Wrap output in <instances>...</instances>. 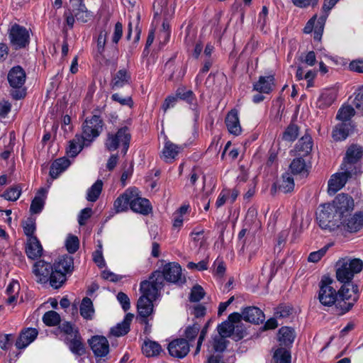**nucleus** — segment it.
Masks as SVG:
<instances>
[{"instance_id":"nucleus-8","label":"nucleus","mask_w":363,"mask_h":363,"mask_svg":"<svg viewBox=\"0 0 363 363\" xmlns=\"http://www.w3.org/2000/svg\"><path fill=\"white\" fill-rule=\"evenodd\" d=\"M362 148L356 145H351L346 152L341 164V169H348L352 170L354 173L358 174L360 173V167L357 165L358 161L362 156Z\"/></svg>"},{"instance_id":"nucleus-2","label":"nucleus","mask_w":363,"mask_h":363,"mask_svg":"<svg viewBox=\"0 0 363 363\" xmlns=\"http://www.w3.org/2000/svg\"><path fill=\"white\" fill-rule=\"evenodd\" d=\"M148 281L160 291L164 286V281L182 284L186 281V279L182 276L180 265L175 262H169L164 266L162 272L157 270L152 272Z\"/></svg>"},{"instance_id":"nucleus-6","label":"nucleus","mask_w":363,"mask_h":363,"mask_svg":"<svg viewBox=\"0 0 363 363\" xmlns=\"http://www.w3.org/2000/svg\"><path fill=\"white\" fill-rule=\"evenodd\" d=\"M333 281L328 277H323L319 283V292L318 298L320 303L324 306L330 307L335 305L337 301L338 294L332 286Z\"/></svg>"},{"instance_id":"nucleus-10","label":"nucleus","mask_w":363,"mask_h":363,"mask_svg":"<svg viewBox=\"0 0 363 363\" xmlns=\"http://www.w3.org/2000/svg\"><path fill=\"white\" fill-rule=\"evenodd\" d=\"M11 43L16 49L25 48L29 43V34L26 28L15 23L9 30Z\"/></svg>"},{"instance_id":"nucleus-11","label":"nucleus","mask_w":363,"mask_h":363,"mask_svg":"<svg viewBox=\"0 0 363 363\" xmlns=\"http://www.w3.org/2000/svg\"><path fill=\"white\" fill-rule=\"evenodd\" d=\"M329 203L335 207L336 212L342 218L347 217L354 208L353 199L345 194H338L333 202Z\"/></svg>"},{"instance_id":"nucleus-43","label":"nucleus","mask_w":363,"mask_h":363,"mask_svg":"<svg viewBox=\"0 0 363 363\" xmlns=\"http://www.w3.org/2000/svg\"><path fill=\"white\" fill-rule=\"evenodd\" d=\"M299 128L297 125L290 123L282 134V140L289 142L294 141L298 135Z\"/></svg>"},{"instance_id":"nucleus-57","label":"nucleus","mask_w":363,"mask_h":363,"mask_svg":"<svg viewBox=\"0 0 363 363\" xmlns=\"http://www.w3.org/2000/svg\"><path fill=\"white\" fill-rule=\"evenodd\" d=\"M123 35V25L121 22H117L115 25L114 32L112 36V43L115 45L114 49L118 52L116 45L121 38Z\"/></svg>"},{"instance_id":"nucleus-33","label":"nucleus","mask_w":363,"mask_h":363,"mask_svg":"<svg viewBox=\"0 0 363 363\" xmlns=\"http://www.w3.org/2000/svg\"><path fill=\"white\" fill-rule=\"evenodd\" d=\"M142 351L146 357H154L158 356L163 350L157 342L147 340L144 342Z\"/></svg>"},{"instance_id":"nucleus-41","label":"nucleus","mask_w":363,"mask_h":363,"mask_svg":"<svg viewBox=\"0 0 363 363\" xmlns=\"http://www.w3.org/2000/svg\"><path fill=\"white\" fill-rule=\"evenodd\" d=\"M291 358L290 351L283 347L276 350L273 355L275 363H291Z\"/></svg>"},{"instance_id":"nucleus-24","label":"nucleus","mask_w":363,"mask_h":363,"mask_svg":"<svg viewBox=\"0 0 363 363\" xmlns=\"http://www.w3.org/2000/svg\"><path fill=\"white\" fill-rule=\"evenodd\" d=\"M65 341L72 353L79 356L85 353L84 345L79 332H76L72 337H67Z\"/></svg>"},{"instance_id":"nucleus-3","label":"nucleus","mask_w":363,"mask_h":363,"mask_svg":"<svg viewBox=\"0 0 363 363\" xmlns=\"http://www.w3.org/2000/svg\"><path fill=\"white\" fill-rule=\"evenodd\" d=\"M316 221L324 230L332 232L341 226L342 218L336 212V209L330 203L321 204L316 213Z\"/></svg>"},{"instance_id":"nucleus-1","label":"nucleus","mask_w":363,"mask_h":363,"mask_svg":"<svg viewBox=\"0 0 363 363\" xmlns=\"http://www.w3.org/2000/svg\"><path fill=\"white\" fill-rule=\"evenodd\" d=\"M140 291L142 296L138 301V312L141 321L148 325L147 318L153 313L154 306L152 302L158 296L160 290L151 281L145 280L140 283Z\"/></svg>"},{"instance_id":"nucleus-25","label":"nucleus","mask_w":363,"mask_h":363,"mask_svg":"<svg viewBox=\"0 0 363 363\" xmlns=\"http://www.w3.org/2000/svg\"><path fill=\"white\" fill-rule=\"evenodd\" d=\"M342 222L341 225L345 230L349 232H357L363 226V215L361 213H355L347 220L343 218Z\"/></svg>"},{"instance_id":"nucleus-61","label":"nucleus","mask_w":363,"mask_h":363,"mask_svg":"<svg viewBox=\"0 0 363 363\" xmlns=\"http://www.w3.org/2000/svg\"><path fill=\"white\" fill-rule=\"evenodd\" d=\"M328 249V246H325L318 251L313 252L310 253L308 260L311 262H318L326 253Z\"/></svg>"},{"instance_id":"nucleus-58","label":"nucleus","mask_w":363,"mask_h":363,"mask_svg":"<svg viewBox=\"0 0 363 363\" xmlns=\"http://www.w3.org/2000/svg\"><path fill=\"white\" fill-rule=\"evenodd\" d=\"M23 230L28 238L35 237L33 233L35 230V223L32 218H28L23 225Z\"/></svg>"},{"instance_id":"nucleus-26","label":"nucleus","mask_w":363,"mask_h":363,"mask_svg":"<svg viewBox=\"0 0 363 363\" xmlns=\"http://www.w3.org/2000/svg\"><path fill=\"white\" fill-rule=\"evenodd\" d=\"M53 268L65 274L71 273L74 269V259L68 255L60 257L53 264Z\"/></svg>"},{"instance_id":"nucleus-18","label":"nucleus","mask_w":363,"mask_h":363,"mask_svg":"<svg viewBox=\"0 0 363 363\" xmlns=\"http://www.w3.org/2000/svg\"><path fill=\"white\" fill-rule=\"evenodd\" d=\"M73 12L76 19L82 23H87L93 18V14L89 11L82 0H72Z\"/></svg>"},{"instance_id":"nucleus-22","label":"nucleus","mask_w":363,"mask_h":363,"mask_svg":"<svg viewBox=\"0 0 363 363\" xmlns=\"http://www.w3.org/2000/svg\"><path fill=\"white\" fill-rule=\"evenodd\" d=\"M225 123L228 131L231 134L239 135L241 133L242 128L237 110L233 109L227 114Z\"/></svg>"},{"instance_id":"nucleus-38","label":"nucleus","mask_w":363,"mask_h":363,"mask_svg":"<svg viewBox=\"0 0 363 363\" xmlns=\"http://www.w3.org/2000/svg\"><path fill=\"white\" fill-rule=\"evenodd\" d=\"M94 313V309L91 300L85 297L82 299L80 305V314L86 320H91Z\"/></svg>"},{"instance_id":"nucleus-52","label":"nucleus","mask_w":363,"mask_h":363,"mask_svg":"<svg viewBox=\"0 0 363 363\" xmlns=\"http://www.w3.org/2000/svg\"><path fill=\"white\" fill-rule=\"evenodd\" d=\"M66 248L69 253H74L79 246V241L77 236L69 235L66 240Z\"/></svg>"},{"instance_id":"nucleus-36","label":"nucleus","mask_w":363,"mask_h":363,"mask_svg":"<svg viewBox=\"0 0 363 363\" xmlns=\"http://www.w3.org/2000/svg\"><path fill=\"white\" fill-rule=\"evenodd\" d=\"M303 156H299L293 160L290 164L291 172L294 174H308V167L305 160L302 158Z\"/></svg>"},{"instance_id":"nucleus-17","label":"nucleus","mask_w":363,"mask_h":363,"mask_svg":"<svg viewBox=\"0 0 363 363\" xmlns=\"http://www.w3.org/2000/svg\"><path fill=\"white\" fill-rule=\"evenodd\" d=\"M38 331L35 328H28L21 330L16 341V347L22 350L28 347L38 337Z\"/></svg>"},{"instance_id":"nucleus-39","label":"nucleus","mask_w":363,"mask_h":363,"mask_svg":"<svg viewBox=\"0 0 363 363\" xmlns=\"http://www.w3.org/2000/svg\"><path fill=\"white\" fill-rule=\"evenodd\" d=\"M66 274L55 270L53 268L51 272L50 278L49 279L51 286L55 289H59L66 281Z\"/></svg>"},{"instance_id":"nucleus-46","label":"nucleus","mask_w":363,"mask_h":363,"mask_svg":"<svg viewBox=\"0 0 363 363\" xmlns=\"http://www.w3.org/2000/svg\"><path fill=\"white\" fill-rule=\"evenodd\" d=\"M43 320L46 325L55 326L60 324V316L56 311H50L43 315Z\"/></svg>"},{"instance_id":"nucleus-35","label":"nucleus","mask_w":363,"mask_h":363,"mask_svg":"<svg viewBox=\"0 0 363 363\" xmlns=\"http://www.w3.org/2000/svg\"><path fill=\"white\" fill-rule=\"evenodd\" d=\"M295 338L294 329L289 327H282L279 330V340L281 345L289 346L292 344Z\"/></svg>"},{"instance_id":"nucleus-44","label":"nucleus","mask_w":363,"mask_h":363,"mask_svg":"<svg viewBox=\"0 0 363 363\" xmlns=\"http://www.w3.org/2000/svg\"><path fill=\"white\" fill-rule=\"evenodd\" d=\"M354 113V109L351 106H342L339 109L336 118L342 123H347Z\"/></svg>"},{"instance_id":"nucleus-51","label":"nucleus","mask_w":363,"mask_h":363,"mask_svg":"<svg viewBox=\"0 0 363 363\" xmlns=\"http://www.w3.org/2000/svg\"><path fill=\"white\" fill-rule=\"evenodd\" d=\"M339 0H324L322 7L323 14L320 17L322 23H325L328 16L329 11L335 6Z\"/></svg>"},{"instance_id":"nucleus-5","label":"nucleus","mask_w":363,"mask_h":363,"mask_svg":"<svg viewBox=\"0 0 363 363\" xmlns=\"http://www.w3.org/2000/svg\"><path fill=\"white\" fill-rule=\"evenodd\" d=\"M336 277L340 282L351 281L355 274L363 268V262L359 259H342L337 263Z\"/></svg>"},{"instance_id":"nucleus-28","label":"nucleus","mask_w":363,"mask_h":363,"mask_svg":"<svg viewBox=\"0 0 363 363\" xmlns=\"http://www.w3.org/2000/svg\"><path fill=\"white\" fill-rule=\"evenodd\" d=\"M274 77L273 75L259 77L257 82L254 84V90L259 93L269 94L274 86Z\"/></svg>"},{"instance_id":"nucleus-49","label":"nucleus","mask_w":363,"mask_h":363,"mask_svg":"<svg viewBox=\"0 0 363 363\" xmlns=\"http://www.w3.org/2000/svg\"><path fill=\"white\" fill-rule=\"evenodd\" d=\"M109 30L106 28L101 30L97 38V52L102 55L105 51V47L107 41V38Z\"/></svg>"},{"instance_id":"nucleus-59","label":"nucleus","mask_w":363,"mask_h":363,"mask_svg":"<svg viewBox=\"0 0 363 363\" xmlns=\"http://www.w3.org/2000/svg\"><path fill=\"white\" fill-rule=\"evenodd\" d=\"M59 328L62 332L65 333L67 337H72L75 335L76 332H79L77 328H74L73 325L67 321L61 323Z\"/></svg>"},{"instance_id":"nucleus-37","label":"nucleus","mask_w":363,"mask_h":363,"mask_svg":"<svg viewBox=\"0 0 363 363\" xmlns=\"http://www.w3.org/2000/svg\"><path fill=\"white\" fill-rule=\"evenodd\" d=\"M350 125L349 123L337 124L333 130V138L335 140H345L349 135Z\"/></svg>"},{"instance_id":"nucleus-31","label":"nucleus","mask_w":363,"mask_h":363,"mask_svg":"<svg viewBox=\"0 0 363 363\" xmlns=\"http://www.w3.org/2000/svg\"><path fill=\"white\" fill-rule=\"evenodd\" d=\"M130 81V73L125 69H119L113 76L111 86L113 89L121 88L125 84H129Z\"/></svg>"},{"instance_id":"nucleus-53","label":"nucleus","mask_w":363,"mask_h":363,"mask_svg":"<svg viewBox=\"0 0 363 363\" xmlns=\"http://www.w3.org/2000/svg\"><path fill=\"white\" fill-rule=\"evenodd\" d=\"M205 292L200 285L194 286L191 291L189 299L192 302H198L203 298Z\"/></svg>"},{"instance_id":"nucleus-55","label":"nucleus","mask_w":363,"mask_h":363,"mask_svg":"<svg viewBox=\"0 0 363 363\" xmlns=\"http://www.w3.org/2000/svg\"><path fill=\"white\" fill-rule=\"evenodd\" d=\"M356 302L353 301H343V299L340 298V300L337 299L336 307L340 309L341 314H344L350 311Z\"/></svg>"},{"instance_id":"nucleus-4","label":"nucleus","mask_w":363,"mask_h":363,"mask_svg":"<svg viewBox=\"0 0 363 363\" xmlns=\"http://www.w3.org/2000/svg\"><path fill=\"white\" fill-rule=\"evenodd\" d=\"M131 134L128 127L119 128L116 132H108L104 140V147L108 152L121 149V153L125 155L129 148Z\"/></svg>"},{"instance_id":"nucleus-47","label":"nucleus","mask_w":363,"mask_h":363,"mask_svg":"<svg viewBox=\"0 0 363 363\" xmlns=\"http://www.w3.org/2000/svg\"><path fill=\"white\" fill-rule=\"evenodd\" d=\"M235 325L228 320L218 325L217 329L218 335L224 337H230L235 330Z\"/></svg>"},{"instance_id":"nucleus-30","label":"nucleus","mask_w":363,"mask_h":363,"mask_svg":"<svg viewBox=\"0 0 363 363\" xmlns=\"http://www.w3.org/2000/svg\"><path fill=\"white\" fill-rule=\"evenodd\" d=\"M131 198H133V190L127 189L123 194H121L113 203L116 212L120 213L128 210Z\"/></svg>"},{"instance_id":"nucleus-42","label":"nucleus","mask_w":363,"mask_h":363,"mask_svg":"<svg viewBox=\"0 0 363 363\" xmlns=\"http://www.w3.org/2000/svg\"><path fill=\"white\" fill-rule=\"evenodd\" d=\"M336 99V93L333 90H327L322 93L319 97L318 102L320 107H328Z\"/></svg>"},{"instance_id":"nucleus-32","label":"nucleus","mask_w":363,"mask_h":363,"mask_svg":"<svg viewBox=\"0 0 363 363\" xmlns=\"http://www.w3.org/2000/svg\"><path fill=\"white\" fill-rule=\"evenodd\" d=\"M313 140L311 135L306 134L298 142L296 146L298 156H306L312 150Z\"/></svg>"},{"instance_id":"nucleus-64","label":"nucleus","mask_w":363,"mask_h":363,"mask_svg":"<svg viewBox=\"0 0 363 363\" xmlns=\"http://www.w3.org/2000/svg\"><path fill=\"white\" fill-rule=\"evenodd\" d=\"M349 67L353 72L363 73V60H352L350 63Z\"/></svg>"},{"instance_id":"nucleus-12","label":"nucleus","mask_w":363,"mask_h":363,"mask_svg":"<svg viewBox=\"0 0 363 363\" xmlns=\"http://www.w3.org/2000/svg\"><path fill=\"white\" fill-rule=\"evenodd\" d=\"M52 269L53 266L50 263L40 259L33 264V273L38 282L47 283L50 278Z\"/></svg>"},{"instance_id":"nucleus-27","label":"nucleus","mask_w":363,"mask_h":363,"mask_svg":"<svg viewBox=\"0 0 363 363\" xmlns=\"http://www.w3.org/2000/svg\"><path fill=\"white\" fill-rule=\"evenodd\" d=\"M133 316L132 313H127L121 323L111 328L110 333L115 337H120L127 334L130 330V325Z\"/></svg>"},{"instance_id":"nucleus-21","label":"nucleus","mask_w":363,"mask_h":363,"mask_svg":"<svg viewBox=\"0 0 363 363\" xmlns=\"http://www.w3.org/2000/svg\"><path fill=\"white\" fill-rule=\"evenodd\" d=\"M182 150V146H179L169 140H166L161 158L167 163H172Z\"/></svg>"},{"instance_id":"nucleus-63","label":"nucleus","mask_w":363,"mask_h":363,"mask_svg":"<svg viewBox=\"0 0 363 363\" xmlns=\"http://www.w3.org/2000/svg\"><path fill=\"white\" fill-rule=\"evenodd\" d=\"M117 299L122 306L123 309L126 311L130 307V299L128 296L123 292H119L117 294Z\"/></svg>"},{"instance_id":"nucleus-50","label":"nucleus","mask_w":363,"mask_h":363,"mask_svg":"<svg viewBox=\"0 0 363 363\" xmlns=\"http://www.w3.org/2000/svg\"><path fill=\"white\" fill-rule=\"evenodd\" d=\"M201 329L200 325L198 323H194L192 325H189L184 332L185 340L188 341L194 340L198 335Z\"/></svg>"},{"instance_id":"nucleus-45","label":"nucleus","mask_w":363,"mask_h":363,"mask_svg":"<svg viewBox=\"0 0 363 363\" xmlns=\"http://www.w3.org/2000/svg\"><path fill=\"white\" fill-rule=\"evenodd\" d=\"M225 338V337L220 335H216L213 337L212 340L210 342L212 350L216 352H223L226 349L228 342Z\"/></svg>"},{"instance_id":"nucleus-40","label":"nucleus","mask_w":363,"mask_h":363,"mask_svg":"<svg viewBox=\"0 0 363 363\" xmlns=\"http://www.w3.org/2000/svg\"><path fill=\"white\" fill-rule=\"evenodd\" d=\"M103 182L101 180H97L87 191L86 199L89 201H96L102 191Z\"/></svg>"},{"instance_id":"nucleus-60","label":"nucleus","mask_w":363,"mask_h":363,"mask_svg":"<svg viewBox=\"0 0 363 363\" xmlns=\"http://www.w3.org/2000/svg\"><path fill=\"white\" fill-rule=\"evenodd\" d=\"M353 104L359 111L363 112V86L355 93Z\"/></svg>"},{"instance_id":"nucleus-48","label":"nucleus","mask_w":363,"mask_h":363,"mask_svg":"<svg viewBox=\"0 0 363 363\" xmlns=\"http://www.w3.org/2000/svg\"><path fill=\"white\" fill-rule=\"evenodd\" d=\"M175 97L177 100L178 99L186 101L189 104H193L194 101V94L192 91L186 90L184 87H179L176 91Z\"/></svg>"},{"instance_id":"nucleus-15","label":"nucleus","mask_w":363,"mask_h":363,"mask_svg":"<svg viewBox=\"0 0 363 363\" xmlns=\"http://www.w3.org/2000/svg\"><path fill=\"white\" fill-rule=\"evenodd\" d=\"M130 209L143 215H148L151 210V204L148 199L138 196L135 191L133 190V198L130 201Z\"/></svg>"},{"instance_id":"nucleus-14","label":"nucleus","mask_w":363,"mask_h":363,"mask_svg":"<svg viewBox=\"0 0 363 363\" xmlns=\"http://www.w3.org/2000/svg\"><path fill=\"white\" fill-rule=\"evenodd\" d=\"M169 354L177 358L184 357L189 352V345L184 338L172 340L168 345Z\"/></svg>"},{"instance_id":"nucleus-56","label":"nucleus","mask_w":363,"mask_h":363,"mask_svg":"<svg viewBox=\"0 0 363 363\" xmlns=\"http://www.w3.org/2000/svg\"><path fill=\"white\" fill-rule=\"evenodd\" d=\"M43 205V198L40 196H35L31 202L30 211L32 213H38L42 211Z\"/></svg>"},{"instance_id":"nucleus-7","label":"nucleus","mask_w":363,"mask_h":363,"mask_svg":"<svg viewBox=\"0 0 363 363\" xmlns=\"http://www.w3.org/2000/svg\"><path fill=\"white\" fill-rule=\"evenodd\" d=\"M103 126L104 122L100 116L94 115L90 118H86L82 124V134L80 135L86 144H91L100 135Z\"/></svg>"},{"instance_id":"nucleus-29","label":"nucleus","mask_w":363,"mask_h":363,"mask_svg":"<svg viewBox=\"0 0 363 363\" xmlns=\"http://www.w3.org/2000/svg\"><path fill=\"white\" fill-rule=\"evenodd\" d=\"M90 144H86L85 140L81 137L80 135H76L74 138L69 142V145L67 147V153L69 157H76L83 149L84 146H89Z\"/></svg>"},{"instance_id":"nucleus-13","label":"nucleus","mask_w":363,"mask_h":363,"mask_svg":"<svg viewBox=\"0 0 363 363\" xmlns=\"http://www.w3.org/2000/svg\"><path fill=\"white\" fill-rule=\"evenodd\" d=\"M89 345L96 357H103L109 352L108 340L104 336H94L89 340Z\"/></svg>"},{"instance_id":"nucleus-54","label":"nucleus","mask_w":363,"mask_h":363,"mask_svg":"<svg viewBox=\"0 0 363 363\" xmlns=\"http://www.w3.org/2000/svg\"><path fill=\"white\" fill-rule=\"evenodd\" d=\"M21 193V189L19 186H14L9 189L4 193V197L9 201H16Z\"/></svg>"},{"instance_id":"nucleus-20","label":"nucleus","mask_w":363,"mask_h":363,"mask_svg":"<svg viewBox=\"0 0 363 363\" xmlns=\"http://www.w3.org/2000/svg\"><path fill=\"white\" fill-rule=\"evenodd\" d=\"M264 313L257 307L249 306L242 310V319L247 322L258 325L264 321Z\"/></svg>"},{"instance_id":"nucleus-16","label":"nucleus","mask_w":363,"mask_h":363,"mask_svg":"<svg viewBox=\"0 0 363 363\" xmlns=\"http://www.w3.org/2000/svg\"><path fill=\"white\" fill-rule=\"evenodd\" d=\"M7 78L11 87L19 89L25 84L26 75L24 69L18 65L11 69Z\"/></svg>"},{"instance_id":"nucleus-19","label":"nucleus","mask_w":363,"mask_h":363,"mask_svg":"<svg viewBox=\"0 0 363 363\" xmlns=\"http://www.w3.org/2000/svg\"><path fill=\"white\" fill-rule=\"evenodd\" d=\"M344 284L337 291L338 296L343 301H357L359 298L358 286L351 281L342 282Z\"/></svg>"},{"instance_id":"nucleus-9","label":"nucleus","mask_w":363,"mask_h":363,"mask_svg":"<svg viewBox=\"0 0 363 363\" xmlns=\"http://www.w3.org/2000/svg\"><path fill=\"white\" fill-rule=\"evenodd\" d=\"M341 172L333 174L328 181V191L330 194H335L340 190L352 176L357 175L352 170L341 169Z\"/></svg>"},{"instance_id":"nucleus-34","label":"nucleus","mask_w":363,"mask_h":363,"mask_svg":"<svg viewBox=\"0 0 363 363\" xmlns=\"http://www.w3.org/2000/svg\"><path fill=\"white\" fill-rule=\"evenodd\" d=\"M277 186L279 190L283 193L286 194L291 192L294 189V179L289 175V173H285L283 174L281 180L279 181L277 184H274L273 185L272 191H276Z\"/></svg>"},{"instance_id":"nucleus-62","label":"nucleus","mask_w":363,"mask_h":363,"mask_svg":"<svg viewBox=\"0 0 363 363\" xmlns=\"http://www.w3.org/2000/svg\"><path fill=\"white\" fill-rule=\"evenodd\" d=\"M92 210L91 208L82 209L78 216V223L80 225H84L86 220L91 216Z\"/></svg>"},{"instance_id":"nucleus-23","label":"nucleus","mask_w":363,"mask_h":363,"mask_svg":"<svg viewBox=\"0 0 363 363\" xmlns=\"http://www.w3.org/2000/svg\"><path fill=\"white\" fill-rule=\"evenodd\" d=\"M26 253L30 259H36L43 254V247L37 237H31L27 239Z\"/></svg>"}]
</instances>
